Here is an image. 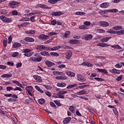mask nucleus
Masks as SVG:
<instances>
[{
    "label": "nucleus",
    "mask_w": 124,
    "mask_h": 124,
    "mask_svg": "<svg viewBox=\"0 0 124 124\" xmlns=\"http://www.w3.org/2000/svg\"><path fill=\"white\" fill-rule=\"evenodd\" d=\"M8 5L9 6H10L12 8H16V7L20 5V3L16 1H12L8 3Z\"/></svg>",
    "instance_id": "f257e3e1"
},
{
    "label": "nucleus",
    "mask_w": 124,
    "mask_h": 124,
    "mask_svg": "<svg viewBox=\"0 0 124 124\" xmlns=\"http://www.w3.org/2000/svg\"><path fill=\"white\" fill-rule=\"evenodd\" d=\"M0 19L4 23H11L12 22V18H7L4 16H0Z\"/></svg>",
    "instance_id": "f03ea898"
},
{
    "label": "nucleus",
    "mask_w": 124,
    "mask_h": 124,
    "mask_svg": "<svg viewBox=\"0 0 124 124\" xmlns=\"http://www.w3.org/2000/svg\"><path fill=\"white\" fill-rule=\"evenodd\" d=\"M107 32L108 33H110V34H116V33H117L118 35H122L121 31H116L113 30H109L107 31Z\"/></svg>",
    "instance_id": "7ed1b4c3"
},
{
    "label": "nucleus",
    "mask_w": 124,
    "mask_h": 124,
    "mask_svg": "<svg viewBox=\"0 0 124 124\" xmlns=\"http://www.w3.org/2000/svg\"><path fill=\"white\" fill-rule=\"evenodd\" d=\"M90 93V91L87 89L83 90L80 92H78L77 93V94L78 95H82V94H88Z\"/></svg>",
    "instance_id": "20e7f679"
},
{
    "label": "nucleus",
    "mask_w": 124,
    "mask_h": 124,
    "mask_svg": "<svg viewBox=\"0 0 124 124\" xmlns=\"http://www.w3.org/2000/svg\"><path fill=\"white\" fill-rule=\"evenodd\" d=\"M37 7H40V8H42V9H51V8H52L51 7L43 3L37 4Z\"/></svg>",
    "instance_id": "39448f33"
},
{
    "label": "nucleus",
    "mask_w": 124,
    "mask_h": 124,
    "mask_svg": "<svg viewBox=\"0 0 124 124\" xmlns=\"http://www.w3.org/2000/svg\"><path fill=\"white\" fill-rule=\"evenodd\" d=\"M33 78L36 80V81L38 83H42L43 80H42V78H41V77L38 75H35L33 76Z\"/></svg>",
    "instance_id": "423d86ee"
},
{
    "label": "nucleus",
    "mask_w": 124,
    "mask_h": 124,
    "mask_svg": "<svg viewBox=\"0 0 124 124\" xmlns=\"http://www.w3.org/2000/svg\"><path fill=\"white\" fill-rule=\"evenodd\" d=\"M99 6L101 8H108L110 6V3L105 2L100 4Z\"/></svg>",
    "instance_id": "0eeeda50"
},
{
    "label": "nucleus",
    "mask_w": 124,
    "mask_h": 124,
    "mask_svg": "<svg viewBox=\"0 0 124 124\" xmlns=\"http://www.w3.org/2000/svg\"><path fill=\"white\" fill-rule=\"evenodd\" d=\"M99 25L100 27H108L109 26V23L107 21H100L99 22Z\"/></svg>",
    "instance_id": "6e6552de"
},
{
    "label": "nucleus",
    "mask_w": 124,
    "mask_h": 124,
    "mask_svg": "<svg viewBox=\"0 0 124 124\" xmlns=\"http://www.w3.org/2000/svg\"><path fill=\"white\" fill-rule=\"evenodd\" d=\"M38 38L39 39H40V40H42V41L47 40V39L49 38V36L42 34L38 36Z\"/></svg>",
    "instance_id": "1a4fd4ad"
},
{
    "label": "nucleus",
    "mask_w": 124,
    "mask_h": 124,
    "mask_svg": "<svg viewBox=\"0 0 124 124\" xmlns=\"http://www.w3.org/2000/svg\"><path fill=\"white\" fill-rule=\"evenodd\" d=\"M78 80L80 82H86V80L84 77H82L81 74H78L77 76Z\"/></svg>",
    "instance_id": "9d476101"
},
{
    "label": "nucleus",
    "mask_w": 124,
    "mask_h": 124,
    "mask_svg": "<svg viewBox=\"0 0 124 124\" xmlns=\"http://www.w3.org/2000/svg\"><path fill=\"white\" fill-rule=\"evenodd\" d=\"M81 65L83 66H88V67H93V64H92V63L87 62H84L81 63Z\"/></svg>",
    "instance_id": "9b49d317"
},
{
    "label": "nucleus",
    "mask_w": 124,
    "mask_h": 124,
    "mask_svg": "<svg viewBox=\"0 0 124 124\" xmlns=\"http://www.w3.org/2000/svg\"><path fill=\"white\" fill-rule=\"evenodd\" d=\"M71 57H72V52H71L70 50H69L66 53L65 58L67 60H70Z\"/></svg>",
    "instance_id": "f8f14e48"
},
{
    "label": "nucleus",
    "mask_w": 124,
    "mask_h": 124,
    "mask_svg": "<svg viewBox=\"0 0 124 124\" xmlns=\"http://www.w3.org/2000/svg\"><path fill=\"white\" fill-rule=\"evenodd\" d=\"M65 73L68 76L71 77H75V74L72 72H70L69 71H65Z\"/></svg>",
    "instance_id": "ddd939ff"
},
{
    "label": "nucleus",
    "mask_w": 124,
    "mask_h": 124,
    "mask_svg": "<svg viewBox=\"0 0 124 124\" xmlns=\"http://www.w3.org/2000/svg\"><path fill=\"white\" fill-rule=\"evenodd\" d=\"M45 63L46 64L48 67H51V66H54V65H55V63L54 62L48 60L46 61Z\"/></svg>",
    "instance_id": "4468645a"
},
{
    "label": "nucleus",
    "mask_w": 124,
    "mask_h": 124,
    "mask_svg": "<svg viewBox=\"0 0 124 124\" xmlns=\"http://www.w3.org/2000/svg\"><path fill=\"white\" fill-rule=\"evenodd\" d=\"M24 40L27 42H34L35 40L31 37H26L25 38Z\"/></svg>",
    "instance_id": "2eb2a0df"
},
{
    "label": "nucleus",
    "mask_w": 124,
    "mask_h": 124,
    "mask_svg": "<svg viewBox=\"0 0 124 124\" xmlns=\"http://www.w3.org/2000/svg\"><path fill=\"white\" fill-rule=\"evenodd\" d=\"M71 117H66L63 120V124H69V122L71 121Z\"/></svg>",
    "instance_id": "dca6fc26"
},
{
    "label": "nucleus",
    "mask_w": 124,
    "mask_h": 124,
    "mask_svg": "<svg viewBox=\"0 0 124 124\" xmlns=\"http://www.w3.org/2000/svg\"><path fill=\"white\" fill-rule=\"evenodd\" d=\"M109 71L113 74H120L121 73V72H120V70H117L115 68L109 70Z\"/></svg>",
    "instance_id": "f3484780"
},
{
    "label": "nucleus",
    "mask_w": 124,
    "mask_h": 124,
    "mask_svg": "<svg viewBox=\"0 0 124 124\" xmlns=\"http://www.w3.org/2000/svg\"><path fill=\"white\" fill-rule=\"evenodd\" d=\"M63 13L62 12V11L59 12H53L51 15L52 16V17H54V16H60V15H62Z\"/></svg>",
    "instance_id": "a211bd4d"
},
{
    "label": "nucleus",
    "mask_w": 124,
    "mask_h": 124,
    "mask_svg": "<svg viewBox=\"0 0 124 124\" xmlns=\"http://www.w3.org/2000/svg\"><path fill=\"white\" fill-rule=\"evenodd\" d=\"M52 74H53V75H55V76H57L58 75H64V73L62 72H60V71H53L52 72Z\"/></svg>",
    "instance_id": "6ab92c4d"
},
{
    "label": "nucleus",
    "mask_w": 124,
    "mask_h": 124,
    "mask_svg": "<svg viewBox=\"0 0 124 124\" xmlns=\"http://www.w3.org/2000/svg\"><path fill=\"white\" fill-rule=\"evenodd\" d=\"M96 70L98 72H100L101 73H105V74H108V72L106 69L97 68Z\"/></svg>",
    "instance_id": "aec40b11"
},
{
    "label": "nucleus",
    "mask_w": 124,
    "mask_h": 124,
    "mask_svg": "<svg viewBox=\"0 0 124 124\" xmlns=\"http://www.w3.org/2000/svg\"><path fill=\"white\" fill-rule=\"evenodd\" d=\"M25 90L28 93L32 92L33 87H32L31 86H27L25 88Z\"/></svg>",
    "instance_id": "412c9836"
},
{
    "label": "nucleus",
    "mask_w": 124,
    "mask_h": 124,
    "mask_svg": "<svg viewBox=\"0 0 124 124\" xmlns=\"http://www.w3.org/2000/svg\"><path fill=\"white\" fill-rule=\"evenodd\" d=\"M84 40L90 41L93 39V35L89 34L87 35L84 37Z\"/></svg>",
    "instance_id": "4be33fe9"
},
{
    "label": "nucleus",
    "mask_w": 124,
    "mask_h": 124,
    "mask_svg": "<svg viewBox=\"0 0 124 124\" xmlns=\"http://www.w3.org/2000/svg\"><path fill=\"white\" fill-rule=\"evenodd\" d=\"M2 78H10L12 77V74H5L1 76Z\"/></svg>",
    "instance_id": "5701e85b"
},
{
    "label": "nucleus",
    "mask_w": 124,
    "mask_h": 124,
    "mask_svg": "<svg viewBox=\"0 0 124 124\" xmlns=\"http://www.w3.org/2000/svg\"><path fill=\"white\" fill-rule=\"evenodd\" d=\"M57 86L60 88H64V87H66V84L64 82H59L57 84Z\"/></svg>",
    "instance_id": "b1692460"
},
{
    "label": "nucleus",
    "mask_w": 124,
    "mask_h": 124,
    "mask_svg": "<svg viewBox=\"0 0 124 124\" xmlns=\"http://www.w3.org/2000/svg\"><path fill=\"white\" fill-rule=\"evenodd\" d=\"M22 46V45L19 43L15 42L13 44V48H19V47H21Z\"/></svg>",
    "instance_id": "393cba45"
},
{
    "label": "nucleus",
    "mask_w": 124,
    "mask_h": 124,
    "mask_svg": "<svg viewBox=\"0 0 124 124\" xmlns=\"http://www.w3.org/2000/svg\"><path fill=\"white\" fill-rule=\"evenodd\" d=\"M111 38L112 37H111L103 38V39H101L100 40V41L101 42H107L108 41L110 40V39H111Z\"/></svg>",
    "instance_id": "a878e982"
},
{
    "label": "nucleus",
    "mask_w": 124,
    "mask_h": 124,
    "mask_svg": "<svg viewBox=\"0 0 124 124\" xmlns=\"http://www.w3.org/2000/svg\"><path fill=\"white\" fill-rule=\"evenodd\" d=\"M111 48H114V49H117V50H122V49H123V47H122V46H120L119 45L111 46Z\"/></svg>",
    "instance_id": "bb28decb"
},
{
    "label": "nucleus",
    "mask_w": 124,
    "mask_h": 124,
    "mask_svg": "<svg viewBox=\"0 0 124 124\" xmlns=\"http://www.w3.org/2000/svg\"><path fill=\"white\" fill-rule=\"evenodd\" d=\"M56 80H66L67 79V78L66 77H63V76H57L56 77Z\"/></svg>",
    "instance_id": "cd10ccee"
},
{
    "label": "nucleus",
    "mask_w": 124,
    "mask_h": 124,
    "mask_svg": "<svg viewBox=\"0 0 124 124\" xmlns=\"http://www.w3.org/2000/svg\"><path fill=\"white\" fill-rule=\"evenodd\" d=\"M61 0H48L47 1L51 4H56L58 1H60Z\"/></svg>",
    "instance_id": "c85d7f7f"
},
{
    "label": "nucleus",
    "mask_w": 124,
    "mask_h": 124,
    "mask_svg": "<svg viewBox=\"0 0 124 124\" xmlns=\"http://www.w3.org/2000/svg\"><path fill=\"white\" fill-rule=\"evenodd\" d=\"M80 41L79 40H71L70 41V44H77V43H79Z\"/></svg>",
    "instance_id": "c756f323"
},
{
    "label": "nucleus",
    "mask_w": 124,
    "mask_h": 124,
    "mask_svg": "<svg viewBox=\"0 0 124 124\" xmlns=\"http://www.w3.org/2000/svg\"><path fill=\"white\" fill-rule=\"evenodd\" d=\"M40 54L42 56H47V57H50V54H49V52L47 51H42L40 52Z\"/></svg>",
    "instance_id": "7c9ffc66"
},
{
    "label": "nucleus",
    "mask_w": 124,
    "mask_h": 124,
    "mask_svg": "<svg viewBox=\"0 0 124 124\" xmlns=\"http://www.w3.org/2000/svg\"><path fill=\"white\" fill-rule=\"evenodd\" d=\"M106 64V62H97L95 64V65H97V66H104V65H105Z\"/></svg>",
    "instance_id": "2f4dec72"
},
{
    "label": "nucleus",
    "mask_w": 124,
    "mask_h": 124,
    "mask_svg": "<svg viewBox=\"0 0 124 124\" xmlns=\"http://www.w3.org/2000/svg\"><path fill=\"white\" fill-rule=\"evenodd\" d=\"M61 48H62V47L60 46H54L53 47H51L50 48V50L51 51H57V50H59Z\"/></svg>",
    "instance_id": "473e14b6"
},
{
    "label": "nucleus",
    "mask_w": 124,
    "mask_h": 124,
    "mask_svg": "<svg viewBox=\"0 0 124 124\" xmlns=\"http://www.w3.org/2000/svg\"><path fill=\"white\" fill-rule=\"evenodd\" d=\"M112 29L115 31H119V30H123V27L121 26H117L113 27Z\"/></svg>",
    "instance_id": "72a5a7b5"
},
{
    "label": "nucleus",
    "mask_w": 124,
    "mask_h": 124,
    "mask_svg": "<svg viewBox=\"0 0 124 124\" xmlns=\"http://www.w3.org/2000/svg\"><path fill=\"white\" fill-rule=\"evenodd\" d=\"M26 33L27 34H34L35 33V31L34 30H30L26 31Z\"/></svg>",
    "instance_id": "f704fd0d"
},
{
    "label": "nucleus",
    "mask_w": 124,
    "mask_h": 124,
    "mask_svg": "<svg viewBox=\"0 0 124 124\" xmlns=\"http://www.w3.org/2000/svg\"><path fill=\"white\" fill-rule=\"evenodd\" d=\"M69 110L71 113H75V107L73 106H71L69 108Z\"/></svg>",
    "instance_id": "c9c22d12"
},
{
    "label": "nucleus",
    "mask_w": 124,
    "mask_h": 124,
    "mask_svg": "<svg viewBox=\"0 0 124 124\" xmlns=\"http://www.w3.org/2000/svg\"><path fill=\"white\" fill-rule=\"evenodd\" d=\"M19 21L21 22H27L30 21V19L28 17H23Z\"/></svg>",
    "instance_id": "e433bc0d"
},
{
    "label": "nucleus",
    "mask_w": 124,
    "mask_h": 124,
    "mask_svg": "<svg viewBox=\"0 0 124 124\" xmlns=\"http://www.w3.org/2000/svg\"><path fill=\"white\" fill-rule=\"evenodd\" d=\"M35 89H36L37 91H38L39 93H44V92L42 90H41V89H40V88L37 85H36L35 86Z\"/></svg>",
    "instance_id": "4c0bfd02"
},
{
    "label": "nucleus",
    "mask_w": 124,
    "mask_h": 124,
    "mask_svg": "<svg viewBox=\"0 0 124 124\" xmlns=\"http://www.w3.org/2000/svg\"><path fill=\"white\" fill-rule=\"evenodd\" d=\"M39 104H44L45 103V100L43 98H41L38 100Z\"/></svg>",
    "instance_id": "58836bf2"
},
{
    "label": "nucleus",
    "mask_w": 124,
    "mask_h": 124,
    "mask_svg": "<svg viewBox=\"0 0 124 124\" xmlns=\"http://www.w3.org/2000/svg\"><path fill=\"white\" fill-rule=\"evenodd\" d=\"M122 62H121L120 63H118L116 64H115V67H116V68H122V67H123V64L122 63Z\"/></svg>",
    "instance_id": "ea45409f"
},
{
    "label": "nucleus",
    "mask_w": 124,
    "mask_h": 124,
    "mask_svg": "<svg viewBox=\"0 0 124 124\" xmlns=\"http://www.w3.org/2000/svg\"><path fill=\"white\" fill-rule=\"evenodd\" d=\"M50 55L54 57H59L60 56V54L58 52H50Z\"/></svg>",
    "instance_id": "a19ab883"
},
{
    "label": "nucleus",
    "mask_w": 124,
    "mask_h": 124,
    "mask_svg": "<svg viewBox=\"0 0 124 124\" xmlns=\"http://www.w3.org/2000/svg\"><path fill=\"white\" fill-rule=\"evenodd\" d=\"M112 110L115 116H119V112H118V110H117V108H114L112 109Z\"/></svg>",
    "instance_id": "79ce46f5"
},
{
    "label": "nucleus",
    "mask_w": 124,
    "mask_h": 124,
    "mask_svg": "<svg viewBox=\"0 0 124 124\" xmlns=\"http://www.w3.org/2000/svg\"><path fill=\"white\" fill-rule=\"evenodd\" d=\"M76 86H77V84L76 83H74V84L67 86V89L69 90V89H72V88H74V87H76Z\"/></svg>",
    "instance_id": "37998d69"
},
{
    "label": "nucleus",
    "mask_w": 124,
    "mask_h": 124,
    "mask_svg": "<svg viewBox=\"0 0 124 124\" xmlns=\"http://www.w3.org/2000/svg\"><path fill=\"white\" fill-rule=\"evenodd\" d=\"M76 15H86V13L83 12H77L75 13Z\"/></svg>",
    "instance_id": "c03bdc74"
},
{
    "label": "nucleus",
    "mask_w": 124,
    "mask_h": 124,
    "mask_svg": "<svg viewBox=\"0 0 124 124\" xmlns=\"http://www.w3.org/2000/svg\"><path fill=\"white\" fill-rule=\"evenodd\" d=\"M119 10L117 9H109V12H111V13H116L118 12Z\"/></svg>",
    "instance_id": "a18cd8bd"
},
{
    "label": "nucleus",
    "mask_w": 124,
    "mask_h": 124,
    "mask_svg": "<svg viewBox=\"0 0 124 124\" xmlns=\"http://www.w3.org/2000/svg\"><path fill=\"white\" fill-rule=\"evenodd\" d=\"M70 34V31H66L64 34V37H65V38H67V37Z\"/></svg>",
    "instance_id": "49530a36"
},
{
    "label": "nucleus",
    "mask_w": 124,
    "mask_h": 124,
    "mask_svg": "<svg viewBox=\"0 0 124 124\" xmlns=\"http://www.w3.org/2000/svg\"><path fill=\"white\" fill-rule=\"evenodd\" d=\"M13 16H17L18 15V11L17 10H13L12 11Z\"/></svg>",
    "instance_id": "de8ad7c7"
},
{
    "label": "nucleus",
    "mask_w": 124,
    "mask_h": 124,
    "mask_svg": "<svg viewBox=\"0 0 124 124\" xmlns=\"http://www.w3.org/2000/svg\"><path fill=\"white\" fill-rule=\"evenodd\" d=\"M97 32H99L100 33H104L105 32V30L103 29H97Z\"/></svg>",
    "instance_id": "09e8293b"
},
{
    "label": "nucleus",
    "mask_w": 124,
    "mask_h": 124,
    "mask_svg": "<svg viewBox=\"0 0 124 124\" xmlns=\"http://www.w3.org/2000/svg\"><path fill=\"white\" fill-rule=\"evenodd\" d=\"M28 24H29V22H24L23 24L18 25V27H27L28 26Z\"/></svg>",
    "instance_id": "8fccbe9b"
},
{
    "label": "nucleus",
    "mask_w": 124,
    "mask_h": 124,
    "mask_svg": "<svg viewBox=\"0 0 124 124\" xmlns=\"http://www.w3.org/2000/svg\"><path fill=\"white\" fill-rule=\"evenodd\" d=\"M85 88H90V85H84L79 86V89H84Z\"/></svg>",
    "instance_id": "3c124183"
},
{
    "label": "nucleus",
    "mask_w": 124,
    "mask_h": 124,
    "mask_svg": "<svg viewBox=\"0 0 124 124\" xmlns=\"http://www.w3.org/2000/svg\"><path fill=\"white\" fill-rule=\"evenodd\" d=\"M42 61V57L41 56H38L37 58H36V62H41Z\"/></svg>",
    "instance_id": "603ef678"
},
{
    "label": "nucleus",
    "mask_w": 124,
    "mask_h": 124,
    "mask_svg": "<svg viewBox=\"0 0 124 124\" xmlns=\"http://www.w3.org/2000/svg\"><path fill=\"white\" fill-rule=\"evenodd\" d=\"M19 56V52H15L12 55V56L13 57V58H15L16 57H17Z\"/></svg>",
    "instance_id": "864d4df0"
},
{
    "label": "nucleus",
    "mask_w": 124,
    "mask_h": 124,
    "mask_svg": "<svg viewBox=\"0 0 124 124\" xmlns=\"http://www.w3.org/2000/svg\"><path fill=\"white\" fill-rule=\"evenodd\" d=\"M8 102H14L15 101H18L17 99H14L13 98H9L8 99Z\"/></svg>",
    "instance_id": "5fc2aeb1"
},
{
    "label": "nucleus",
    "mask_w": 124,
    "mask_h": 124,
    "mask_svg": "<svg viewBox=\"0 0 124 124\" xmlns=\"http://www.w3.org/2000/svg\"><path fill=\"white\" fill-rule=\"evenodd\" d=\"M45 48V46L44 45H41L38 46V49L39 50H44Z\"/></svg>",
    "instance_id": "6e6d98bb"
},
{
    "label": "nucleus",
    "mask_w": 124,
    "mask_h": 124,
    "mask_svg": "<svg viewBox=\"0 0 124 124\" xmlns=\"http://www.w3.org/2000/svg\"><path fill=\"white\" fill-rule=\"evenodd\" d=\"M95 80H96V81H98L99 82H102L103 81H104V79L99 78H94Z\"/></svg>",
    "instance_id": "4d7b16f0"
},
{
    "label": "nucleus",
    "mask_w": 124,
    "mask_h": 124,
    "mask_svg": "<svg viewBox=\"0 0 124 124\" xmlns=\"http://www.w3.org/2000/svg\"><path fill=\"white\" fill-rule=\"evenodd\" d=\"M54 102L56 104V105H57V106H61L62 105V104H61V103L58 100H54Z\"/></svg>",
    "instance_id": "13d9d810"
},
{
    "label": "nucleus",
    "mask_w": 124,
    "mask_h": 124,
    "mask_svg": "<svg viewBox=\"0 0 124 124\" xmlns=\"http://www.w3.org/2000/svg\"><path fill=\"white\" fill-rule=\"evenodd\" d=\"M36 17V16H33L31 17H30V21L31 22H34L35 18Z\"/></svg>",
    "instance_id": "bf43d9fd"
},
{
    "label": "nucleus",
    "mask_w": 124,
    "mask_h": 124,
    "mask_svg": "<svg viewBox=\"0 0 124 124\" xmlns=\"http://www.w3.org/2000/svg\"><path fill=\"white\" fill-rule=\"evenodd\" d=\"M50 106H51V107H54L55 108V109H56V108H57V106H56V105L55 104V103H54V102H50Z\"/></svg>",
    "instance_id": "052dcab7"
},
{
    "label": "nucleus",
    "mask_w": 124,
    "mask_h": 124,
    "mask_svg": "<svg viewBox=\"0 0 124 124\" xmlns=\"http://www.w3.org/2000/svg\"><path fill=\"white\" fill-rule=\"evenodd\" d=\"M14 91L16 92V91H19V92H22V89L20 87H16L14 89Z\"/></svg>",
    "instance_id": "680f3d73"
},
{
    "label": "nucleus",
    "mask_w": 124,
    "mask_h": 124,
    "mask_svg": "<svg viewBox=\"0 0 124 124\" xmlns=\"http://www.w3.org/2000/svg\"><path fill=\"white\" fill-rule=\"evenodd\" d=\"M51 24L53 26H55L56 24H57V20L56 19H53L52 21H51Z\"/></svg>",
    "instance_id": "e2e57ef3"
},
{
    "label": "nucleus",
    "mask_w": 124,
    "mask_h": 124,
    "mask_svg": "<svg viewBox=\"0 0 124 124\" xmlns=\"http://www.w3.org/2000/svg\"><path fill=\"white\" fill-rule=\"evenodd\" d=\"M123 78V76L122 75H120L119 76V77H118L117 78H116V80L117 81H121L122 80V79Z\"/></svg>",
    "instance_id": "0e129e2a"
},
{
    "label": "nucleus",
    "mask_w": 124,
    "mask_h": 124,
    "mask_svg": "<svg viewBox=\"0 0 124 124\" xmlns=\"http://www.w3.org/2000/svg\"><path fill=\"white\" fill-rule=\"evenodd\" d=\"M65 67V64H61L59 66H58V68H60V69H62Z\"/></svg>",
    "instance_id": "69168bd1"
},
{
    "label": "nucleus",
    "mask_w": 124,
    "mask_h": 124,
    "mask_svg": "<svg viewBox=\"0 0 124 124\" xmlns=\"http://www.w3.org/2000/svg\"><path fill=\"white\" fill-rule=\"evenodd\" d=\"M22 62H18L16 64V67L17 68H19V67H21V66H22Z\"/></svg>",
    "instance_id": "338daca9"
},
{
    "label": "nucleus",
    "mask_w": 124,
    "mask_h": 124,
    "mask_svg": "<svg viewBox=\"0 0 124 124\" xmlns=\"http://www.w3.org/2000/svg\"><path fill=\"white\" fill-rule=\"evenodd\" d=\"M45 94L47 95V96H51L52 95V94L51 93L48 92V91H46L45 92Z\"/></svg>",
    "instance_id": "774afa93"
}]
</instances>
